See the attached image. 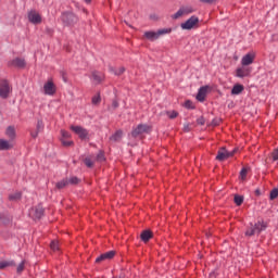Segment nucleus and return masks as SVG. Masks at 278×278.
<instances>
[{"mask_svg": "<svg viewBox=\"0 0 278 278\" xmlns=\"http://www.w3.org/2000/svg\"><path fill=\"white\" fill-rule=\"evenodd\" d=\"M144 37L148 40H150L151 42H153L154 40H157V38H160L159 35H157V31H153V30L146 31Z\"/></svg>", "mask_w": 278, "mask_h": 278, "instance_id": "f3484780", "label": "nucleus"}, {"mask_svg": "<svg viewBox=\"0 0 278 278\" xmlns=\"http://www.w3.org/2000/svg\"><path fill=\"white\" fill-rule=\"evenodd\" d=\"M115 255H116V251L114 250L103 253L96 258V264H101V262H108L110 260H114Z\"/></svg>", "mask_w": 278, "mask_h": 278, "instance_id": "6e6552de", "label": "nucleus"}, {"mask_svg": "<svg viewBox=\"0 0 278 278\" xmlns=\"http://www.w3.org/2000/svg\"><path fill=\"white\" fill-rule=\"evenodd\" d=\"M10 92H12L10 83L5 79L0 80V98L8 99V97H10Z\"/></svg>", "mask_w": 278, "mask_h": 278, "instance_id": "20e7f679", "label": "nucleus"}, {"mask_svg": "<svg viewBox=\"0 0 278 278\" xmlns=\"http://www.w3.org/2000/svg\"><path fill=\"white\" fill-rule=\"evenodd\" d=\"M40 129H45V124L41 119L37 122V131L40 132Z\"/></svg>", "mask_w": 278, "mask_h": 278, "instance_id": "37998d69", "label": "nucleus"}, {"mask_svg": "<svg viewBox=\"0 0 278 278\" xmlns=\"http://www.w3.org/2000/svg\"><path fill=\"white\" fill-rule=\"evenodd\" d=\"M199 25V17L197 15H192L186 22L180 24L181 29H194Z\"/></svg>", "mask_w": 278, "mask_h": 278, "instance_id": "39448f33", "label": "nucleus"}, {"mask_svg": "<svg viewBox=\"0 0 278 278\" xmlns=\"http://www.w3.org/2000/svg\"><path fill=\"white\" fill-rule=\"evenodd\" d=\"M268 226L264 223V220H258L253 225L254 231L257 236L262 233V231H266Z\"/></svg>", "mask_w": 278, "mask_h": 278, "instance_id": "f8f14e48", "label": "nucleus"}, {"mask_svg": "<svg viewBox=\"0 0 278 278\" xmlns=\"http://www.w3.org/2000/svg\"><path fill=\"white\" fill-rule=\"evenodd\" d=\"M61 136L63 140H67V138H71V132L66 131V130H61Z\"/></svg>", "mask_w": 278, "mask_h": 278, "instance_id": "4c0bfd02", "label": "nucleus"}, {"mask_svg": "<svg viewBox=\"0 0 278 278\" xmlns=\"http://www.w3.org/2000/svg\"><path fill=\"white\" fill-rule=\"evenodd\" d=\"M235 203L238 206L242 205V203H244V197H242V195H235Z\"/></svg>", "mask_w": 278, "mask_h": 278, "instance_id": "c756f323", "label": "nucleus"}, {"mask_svg": "<svg viewBox=\"0 0 278 278\" xmlns=\"http://www.w3.org/2000/svg\"><path fill=\"white\" fill-rule=\"evenodd\" d=\"M22 198H23V193L20 191L9 194V201H13V202L21 201Z\"/></svg>", "mask_w": 278, "mask_h": 278, "instance_id": "aec40b11", "label": "nucleus"}, {"mask_svg": "<svg viewBox=\"0 0 278 278\" xmlns=\"http://www.w3.org/2000/svg\"><path fill=\"white\" fill-rule=\"evenodd\" d=\"M123 138V130H116L115 134H113L110 137L111 142H118Z\"/></svg>", "mask_w": 278, "mask_h": 278, "instance_id": "412c9836", "label": "nucleus"}, {"mask_svg": "<svg viewBox=\"0 0 278 278\" xmlns=\"http://www.w3.org/2000/svg\"><path fill=\"white\" fill-rule=\"evenodd\" d=\"M200 125H205V122L203 119H199L198 122Z\"/></svg>", "mask_w": 278, "mask_h": 278, "instance_id": "3c124183", "label": "nucleus"}, {"mask_svg": "<svg viewBox=\"0 0 278 278\" xmlns=\"http://www.w3.org/2000/svg\"><path fill=\"white\" fill-rule=\"evenodd\" d=\"M45 215V208H42V206L38 205L35 208V218H42V216Z\"/></svg>", "mask_w": 278, "mask_h": 278, "instance_id": "5701e85b", "label": "nucleus"}, {"mask_svg": "<svg viewBox=\"0 0 278 278\" xmlns=\"http://www.w3.org/2000/svg\"><path fill=\"white\" fill-rule=\"evenodd\" d=\"M250 73H251L250 68H244V67L237 68V77H240L241 79L244 77H248Z\"/></svg>", "mask_w": 278, "mask_h": 278, "instance_id": "2eb2a0df", "label": "nucleus"}, {"mask_svg": "<svg viewBox=\"0 0 278 278\" xmlns=\"http://www.w3.org/2000/svg\"><path fill=\"white\" fill-rule=\"evenodd\" d=\"M38 134H40V132H38V130H36L35 132L31 131L30 136H31V138H38Z\"/></svg>", "mask_w": 278, "mask_h": 278, "instance_id": "de8ad7c7", "label": "nucleus"}, {"mask_svg": "<svg viewBox=\"0 0 278 278\" xmlns=\"http://www.w3.org/2000/svg\"><path fill=\"white\" fill-rule=\"evenodd\" d=\"M23 270H25V261H22L16 268V273L17 275H21V273H23Z\"/></svg>", "mask_w": 278, "mask_h": 278, "instance_id": "473e14b6", "label": "nucleus"}, {"mask_svg": "<svg viewBox=\"0 0 278 278\" xmlns=\"http://www.w3.org/2000/svg\"><path fill=\"white\" fill-rule=\"evenodd\" d=\"M61 142L63 144V147H72L73 141L67 140V139H61Z\"/></svg>", "mask_w": 278, "mask_h": 278, "instance_id": "79ce46f5", "label": "nucleus"}, {"mask_svg": "<svg viewBox=\"0 0 278 278\" xmlns=\"http://www.w3.org/2000/svg\"><path fill=\"white\" fill-rule=\"evenodd\" d=\"M181 9L185 15L192 14V12H194V9H192V7H181Z\"/></svg>", "mask_w": 278, "mask_h": 278, "instance_id": "72a5a7b5", "label": "nucleus"}, {"mask_svg": "<svg viewBox=\"0 0 278 278\" xmlns=\"http://www.w3.org/2000/svg\"><path fill=\"white\" fill-rule=\"evenodd\" d=\"M8 223H10V218L7 220V223H4V225H8Z\"/></svg>", "mask_w": 278, "mask_h": 278, "instance_id": "864d4df0", "label": "nucleus"}, {"mask_svg": "<svg viewBox=\"0 0 278 278\" xmlns=\"http://www.w3.org/2000/svg\"><path fill=\"white\" fill-rule=\"evenodd\" d=\"M110 72L114 73V75L116 76H121L125 73V67H119V68H114V67H110Z\"/></svg>", "mask_w": 278, "mask_h": 278, "instance_id": "cd10ccee", "label": "nucleus"}, {"mask_svg": "<svg viewBox=\"0 0 278 278\" xmlns=\"http://www.w3.org/2000/svg\"><path fill=\"white\" fill-rule=\"evenodd\" d=\"M68 184H71L72 186H77V184H79V178H77L76 176L71 177L70 179H67Z\"/></svg>", "mask_w": 278, "mask_h": 278, "instance_id": "c9c22d12", "label": "nucleus"}, {"mask_svg": "<svg viewBox=\"0 0 278 278\" xmlns=\"http://www.w3.org/2000/svg\"><path fill=\"white\" fill-rule=\"evenodd\" d=\"M181 16H185L184 9H179L175 14L172 15V18L174 21H177V18H181Z\"/></svg>", "mask_w": 278, "mask_h": 278, "instance_id": "c85d7f7f", "label": "nucleus"}, {"mask_svg": "<svg viewBox=\"0 0 278 278\" xmlns=\"http://www.w3.org/2000/svg\"><path fill=\"white\" fill-rule=\"evenodd\" d=\"M271 156L274 162L278 161V148L273 151Z\"/></svg>", "mask_w": 278, "mask_h": 278, "instance_id": "c03bdc74", "label": "nucleus"}, {"mask_svg": "<svg viewBox=\"0 0 278 278\" xmlns=\"http://www.w3.org/2000/svg\"><path fill=\"white\" fill-rule=\"evenodd\" d=\"M55 186H56L58 190H62V189L66 188V186H68V179L64 178V179L60 180L59 182H56Z\"/></svg>", "mask_w": 278, "mask_h": 278, "instance_id": "a878e982", "label": "nucleus"}, {"mask_svg": "<svg viewBox=\"0 0 278 278\" xmlns=\"http://www.w3.org/2000/svg\"><path fill=\"white\" fill-rule=\"evenodd\" d=\"M43 92L49 97H53V93L55 92V85L53 84V81L49 80L43 85Z\"/></svg>", "mask_w": 278, "mask_h": 278, "instance_id": "9d476101", "label": "nucleus"}, {"mask_svg": "<svg viewBox=\"0 0 278 278\" xmlns=\"http://www.w3.org/2000/svg\"><path fill=\"white\" fill-rule=\"evenodd\" d=\"M98 160H103V153L98 154Z\"/></svg>", "mask_w": 278, "mask_h": 278, "instance_id": "8fccbe9b", "label": "nucleus"}, {"mask_svg": "<svg viewBox=\"0 0 278 278\" xmlns=\"http://www.w3.org/2000/svg\"><path fill=\"white\" fill-rule=\"evenodd\" d=\"M103 79H105V76L103 75V73L94 71L91 74V80L93 81V84H101V81H103Z\"/></svg>", "mask_w": 278, "mask_h": 278, "instance_id": "ddd939ff", "label": "nucleus"}, {"mask_svg": "<svg viewBox=\"0 0 278 278\" xmlns=\"http://www.w3.org/2000/svg\"><path fill=\"white\" fill-rule=\"evenodd\" d=\"M205 97H207V86L200 87L197 94V100L203 103V101H205Z\"/></svg>", "mask_w": 278, "mask_h": 278, "instance_id": "4468645a", "label": "nucleus"}, {"mask_svg": "<svg viewBox=\"0 0 278 278\" xmlns=\"http://www.w3.org/2000/svg\"><path fill=\"white\" fill-rule=\"evenodd\" d=\"M167 116L168 118H177V116H179V113H177L176 111H168L167 112Z\"/></svg>", "mask_w": 278, "mask_h": 278, "instance_id": "e433bc0d", "label": "nucleus"}, {"mask_svg": "<svg viewBox=\"0 0 278 278\" xmlns=\"http://www.w3.org/2000/svg\"><path fill=\"white\" fill-rule=\"evenodd\" d=\"M27 62L23 58H15L9 62V66H13L14 68H25Z\"/></svg>", "mask_w": 278, "mask_h": 278, "instance_id": "1a4fd4ad", "label": "nucleus"}, {"mask_svg": "<svg viewBox=\"0 0 278 278\" xmlns=\"http://www.w3.org/2000/svg\"><path fill=\"white\" fill-rule=\"evenodd\" d=\"M255 233L257 232H255V228H253V223H250V227L245 230V236L251 238L252 236H255Z\"/></svg>", "mask_w": 278, "mask_h": 278, "instance_id": "bb28decb", "label": "nucleus"}, {"mask_svg": "<svg viewBox=\"0 0 278 278\" xmlns=\"http://www.w3.org/2000/svg\"><path fill=\"white\" fill-rule=\"evenodd\" d=\"M28 21L33 25H40L42 23V16L36 10H31L28 12Z\"/></svg>", "mask_w": 278, "mask_h": 278, "instance_id": "423d86ee", "label": "nucleus"}, {"mask_svg": "<svg viewBox=\"0 0 278 278\" xmlns=\"http://www.w3.org/2000/svg\"><path fill=\"white\" fill-rule=\"evenodd\" d=\"M72 131L76 134L80 140H86L88 138V130L81 126H71Z\"/></svg>", "mask_w": 278, "mask_h": 278, "instance_id": "0eeeda50", "label": "nucleus"}, {"mask_svg": "<svg viewBox=\"0 0 278 278\" xmlns=\"http://www.w3.org/2000/svg\"><path fill=\"white\" fill-rule=\"evenodd\" d=\"M142 134H151V126L148 124H139L136 128L131 131L132 138H138V136H142Z\"/></svg>", "mask_w": 278, "mask_h": 278, "instance_id": "f03ea898", "label": "nucleus"}, {"mask_svg": "<svg viewBox=\"0 0 278 278\" xmlns=\"http://www.w3.org/2000/svg\"><path fill=\"white\" fill-rule=\"evenodd\" d=\"M278 197V189L277 188H274L270 193H269V199L270 201H275V199H277Z\"/></svg>", "mask_w": 278, "mask_h": 278, "instance_id": "2f4dec72", "label": "nucleus"}, {"mask_svg": "<svg viewBox=\"0 0 278 278\" xmlns=\"http://www.w3.org/2000/svg\"><path fill=\"white\" fill-rule=\"evenodd\" d=\"M247 173H249V169H247V167H243L240 172L241 179H247Z\"/></svg>", "mask_w": 278, "mask_h": 278, "instance_id": "ea45409f", "label": "nucleus"}, {"mask_svg": "<svg viewBox=\"0 0 278 278\" xmlns=\"http://www.w3.org/2000/svg\"><path fill=\"white\" fill-rule=\"evenodd\" d=\"M50 249L52 250V251H58L60 248H59V244H58V241H52L51 243H50Z\"/></svg>", "mask_w": 278, "mask_h": 278, "instance_id": "a19ab883", "label": "nucleus"}, {"mask_svg": "<svg viewBox=\"0 0 278 278\" xmlns=\"http://www.w3.org/2000/svg\"><path fill=\"white\" fill-rule=\"evenodd\" d=\"M91 103L93 105H99V103H101V96L98 93L96 96L92 97Z\"/></svg>", "mask_w": 278, "mask_h": 278, "instance_id": "7c9ffc66", "label": "nucleus"}, {"mask_svg": "<svg viewBox=\"0 0 278 278\" xmlns=\"http://www.w3.org/2000/svg\"><path fill=\"white\" fill-rule=\"evenodd\" d=\"M254 60H255V54L248 53L242 56L241 64H242V66H251V64L253 63Z\"/></svg>", "mask_w": 278, "mask_h": 278, "instance_id": "9b49d317", "label": "nucleus"}, {"mask_svg": "<svg viewBox=\"0 0 278 278\" xmlns=\"http://www.w3.org/2000/svg\"><path fill=\"white\" fill-rule=\"evenodd\" d=\"M244 91V86L235 85L231 89V94H241Z\"/></svg>", "mask_w": 278, "mask_h": 278, "instance_id": "4be33fe9", "label": "nucleus"}, {"mask_svg": "<svg viewBox=\"0 0 278 278\" xmlns=\"http://www.w3.org/2000/svg\"><path fill=\"white\" fill-rule=\"evenodd\" d=\"M199 1L200 3H208V4L216 2V0H199Z\"/></svg>", "mask_w": 278, "mask_h": 278, "instance_id": "a18cd8bd", "label": "nucleus"}, {"mask_svg": "<svg viewBox=\"0 0 278 278\" xmlns=\"http://www.w3.org/2000/svg\"><path fill=\"white\" fill-rule=\"evenodd\" d=\"M236 149L232 151H227V149L222 148L218 150L216 160L217 162H225V160H229V157H233L236 155Z\"/></svg>", "mask_w": 278, "mask_h": 278, "instance_id": "7ed1b4c3", "label": "nucleus"}, {"mask_svg": "<svg viewBox=\"0 0 278 278\" xmlns=\"http://www.w3.org/2000/svg\"><path fill=\"white\" fill-rule=\"evenodd\" d=\"M185 108H187V110H194V105L192 104V101L187 100L185 102Z\"/></svg>", "mask_w": 278, "mask_h": 278, "instance_id": "58836bf2", "label": "nucleus"}, {"mask_svg": "<svg viewBox=\"0 0 278 278\" xmlns=\"http://www.w3.org/2000/svg\"><path fill=\"white\" fill-rule=\"evenodd\" d=\"M5 136H8L10 140H14V138H16V128H14V126H8Z\"/></svg>", "mask_w": 278, "mask_h": 278, "instance_id": "dca6fc26", "label": "nucleus"}, {"mask_svg": "<svg viewBox=\"0 0 278 278\" xmlns=\"http://www.w3.org/2000/svg\"><path fill=\"white\" fill-rule=\"evenodd\" d=\"M156 34L160 38L161 36H166V34H173V28H161L156 30Z\"/></svg>", "mask_w": 278, "mask_h": 278, "instance_id": "393cba45", "label": "nucleus"}, {"mask_svg": "<svg viewBox=\"0 0 278 278\" xmlns=\"http://www.w3.org/2000/svg\"><path fill=\"white\" fill-rule=\"evenodd\" d=\"M84 164L87 166V168H92V166H94V163L92 162V160L90 157H86L84 160Z\"/></svg>", "mask_w": 278, "mask_h": 278, "instance_id": "f704fd0d", "label": "nucleus"}, {"mask_svg": "<svg viewBox=\"0 0 278 278\" xmlns=\"http://www.w3.org/2000/svg\"><path fill=\"white\" fill-rule=\"evenodd\" d=\"M9 266H16V263L14 261L0 262V270H3V268H8Z\"/></svg>", "mask_w": 278, "mask_h": 278, "instance_id": "b1692460", "label": "nucleus"}, {"mask_svg": "<svg viewBox=\"0 0 278 278\" xmlns=\"http://www.w3.org/2000/svg\"><path fill=\"white\" fill-rule=\"evenodd\" d=\"M9 149H12L10 141L5 139H0V151H9Z\"/></svg>", "mask_w": 278, "mask_h": 278, "instance_id": "6ab92c4d", "label": "nucleus"}, {"mask_svg": "<svg viewBox=\"0 0 278 278\" xmlns=\"http://www.w3.org/2000/svg\"><path fill=\"white\" fill-rule=\"evenodd\" d=\"M184 131H187V132L190 131V125H188V124L185 125V126H184Z\"/></svg>", "mask_w": 278, "mask_h": 278, "instance_id": "09e8293b", "label": "nucleus"}, {"mask_svg": "<svg viewBox=\"0 0 278 278\" xmlns=\"http://www.w3.org/2000/svg\"><path fill=\"white\" fill-rule=\"evenodd\" d=\"M112 108H113V110H116V108H118V101L113 100Z\"/></svg>", "mask_w": 278, "mask_h": 278, "instance_id": "49530a36", "label": "nucleus"}, {"mask_svg": "<svg viewBox=\"0 0 278 278\" xmlns=\"http://www.w3.org/2000/svg\"><path fill=\"white\" fill-rule=\"evenodd\" d=\"M92 0H84L85 3H90Z\"/></svg>", "mask_w": 278, "mask_h": 278, "instance_id": "603ef678", "label": "nucleus"}, {"mask_svg": "<svg viewBox=\"0 0 278 278\" xmlns=\"http://www.w3.org/2000/svg\"><path fill=\"white\" fill-rule=\"evenodd\" d=\"M61 21L62 23H64V25H75L78 18H77V15H75V13L71 11H65L61 15Z\"/></svg>", "mask_w": 278, "mask_h": 278, "instance_id": "f257e3e1", "label": "nucleus"}, {"mask_svg": "<svg viewBox=\"0 0 278 278\" xmlns=\"http://www.w3.org/2000/svg\"><path fill=\"white\" fill-rule=\"evenodd\" d=\"M142 242H149L151 238H153V232L151 230H143L140 235Z\"/></svg>", "mask_w": 278, "mask_h": 278, "instance_id": "a211bd4d", "label": "nucleus"}]
</instances>
